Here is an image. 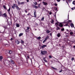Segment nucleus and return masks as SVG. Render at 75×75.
<instances>
[{
  "label": "nucleus",
  "mask_w": 75,
  "mask_h": 75,
  "mask_svg": "<svg viewBox=\"0 0 75 75\" xmlns=\"http://www.w3.org/2000/svg\"><path fill=\"white\" fill-rule=\"evenodd\" d=\"M0 75H3V74L1 73H0Z\"/></svg>",
  "instance_id": "obj_46"
},
{
  "label": "nucleus",
  "mask_w": 75,
  "mask_h": 75,
  "mask_svg": "<svg viewBox=\"0 0 75 75\" xmlns=\"http://www.w3.org/2000/svg\"><path fill=\"white\" fill-rule=\"evenodd\" d=\"M44 10H45V9H44Z\"/></svg>",
  "instance_id": "obj_64"
},
{
  "label": "nucleus",
  "mask_w": 75,
  "mask_h": 75,
  "mask_svg": "<svg viewBox=\"0 0 75 75\" xmlns=\"http://www.w3.org/2000/svg\"><path fill=\"white\" fill-rule=\"evenodd\" d=\"M37 38L38 40H40V38H41V37H38Z\"/></svg>",
  "instance_id": "obj_28"
},
{
  "label": "nucleus",
  "mask_w": 75,
  "mask_h": 75,
  "mask_svg": "<svg viewBox=\"0 0 75 75\" xmlns=\"http://www.w3.org/2000/svg\"><path fill=\"white\" fill-rule=\"evenodd\" d=\"M40 4H39L38 5V7H40Z\"/></svg>",
  "instance_id": "obj_44"
},
{
  "label": "nucleus",
  "mask_w": 75,
  "mask_h": 75,
  "mask_svg": "<svg viewBox=\"0 0 75 75\" xmlns=\"http://www.w3.org/2000/svg\"><path fill=\"white\" fill-rule=\"evenodd\" d=\"M51 14H52V13H51V12H50V13H49V14L51 15Z\"/></svg>",
  "instance_id": "obj_49"
},
{
  "label": "nucleus",
  "mask_w": 75,
  "mask_h": 75,
  "mask_svg": "<svg viewBox=\"0 0 75 75\" xmlns=\"http://www.w3.org/2000/svg\"><path fill=\"white\" fill-rule=\"evenodd\" d=\"M52 69H54V70L57 71V69L56 68H55L53 67H52Z\"/></svg>",
  "instance_id": "obj_8"
},
{
  "label": "nucleus",
  "mask_w": 75,
  "mask_h": 75,
  "mask_svg": "<svg viewBox=\"0 0 75 75\" xmlns=\"http://www.w3.org/2000/svg\"><path fill=\"white\" fill-rule=\"evenodd\" d=\"M15 8V7L14 6H12V8Z\"/></svg>",
  "instance_id": "obj_37"
},
{
  "label": "nucleus",
  "mask_w": 75,
  "mask_h": 75,
  "mask_svg": "<svg viewBox=\"0 0 75 75\" xmlns=\"http://www.w3.org/2000/svg\"><path fill=\"white\" fill-rule=\"evenodd\" d=\"M47 53V51H41V53L43 55H45V54H46Z\"/></svg>",
  "instance_id": "obj_1"
},
{
  "label": "nucleus",
  "mask_w": 75,
  "mask_h": 75,
  "mask_svg": "<svg viewBox=\"0 0 75 75\" xmlns=\"http://www.w3.org/2000/svg\"><path fill=\"white\" fill-rule=\"evenodd\" d=\"M3 7L4 8H5V9H6V6H5L4 5L3 6Z\"/></svg>",
  "instance_id": "obj_23"
},
{
  "label": "nucleus",
  "mask_w": 75,
  "mask_h": 75,
  "mask_svg": "<svg viewBox=\"0 0 75 75\" xmlns=\"http://www.w3.org/2000/svg\"><path fill=\"white\" fill-rule=\"evenodd\" d=\"M34 4H35V5H37V3L36 2H35L34 3Z\"/></svg>",
  "instance_id": "obj_33"
},
{
  "label": "nucleus",
  "mask_w": 75,
  "mask_h": 75,
  "mask_svg": "<svg viewBox=\"0 0 75 75\" xmlns=\"http://www.w3.org/2000/svg\"><path fill=\"white\" fill-rule=\"evenodd\" d=\"M40 1V0H39Z\"/></svg>",
  "instance_id": "obj_62"
},
{
  "label": "nucleus",
  "mask_w": 75,
  "mask_h": 75,
  "mask_svg": "<svg viewBox=\"0 0 75 75\" xmlns=\"http://www.w3.org/2000/svg\"><path fill=\"white\" fill-rule=\"evenodd\" d=\"M59 26L60 27H62V24L60 23L59 25Z\"/></svg>",
  "instance_id": "obj_6"
},
{
  "label": "nucleus",
  "mask_w": 75,
  "mask_h": 75,
  "mask_svg": "<svg viewBox=\"0 0 75 75\" xmlns=\"http://www.w3.org/2000/svg\"><path fill=\"white\" fill-rule=\"evenodd\" d=\"M19 24L17 23L16 24V26L17 27H19Z\"/></svg>",
  "instance_id": "obj_21"
},
{
  "label": "nucleus",
  "mask_w": 75,
  "mask_h": 75,
  "mask_svg": "<svg viewBox=\"0 0 75 75\" xmlns=\"http://www.w3.org/2000/svg\"><path fill=\"white\" fill-rule=\"evenodd\" d=\"M47 47V45H43L41 46L42 48H44V47Z\"/></svg>",
  "instance_id": "obj_5"
},
{
  "label": "nucleus",
  "mask_w": 75,
  "mask_h": 75,
  "mask_svg": "<svg viewBox=\"0 0 75 75\" xmlns=\"http://www.w3.org/2000/svg\"><path fill=\"white\" fill-rule=\"evenodd\" d=\"M29 29H30V27H27V29H26L25 30V32H28V30Z\"/></svg>",
  "instance_id": "obj_2"
},
{
  "label": "nucleus",
  "mask_w": 75,
  "mask_h": 75,
  "mask_svg": "<svg viewBox=\"0 0 75 75\" xmlns=\"http://www.w3.org/2000/svg\"><path fill=\"white\" fill-rule=\"evenodd\" d=\"M50 30H47V33H50Z\"/></svg>",
  "instance_id": "obj_18"
},
{
  "label": "nucleus",
  "mask_w": 75,
  "mask_h": 75,
  "mask_svg": "<svg viewBox=\"0 0 75 75\" xmlns=\"http://www.w3.org/2000/svg\"><path fill=\"white\" fill-rule=\"evenodd\" d=\"M21 43H22V44H23L24 42V41H23V40H21Z\"/></svg>",
  "instance_id": "obj_20"
},
{
  "label": "nucleus",
  "mask_w": 75,
  "mask_h": 75,
  "mask_svg": "<svg viewBox=\"0 0 75 75\" xmlns=\"http://www.w3.org/2000/svg\"><path fill=\"white\" fill-rule=\"evenodd\" d=\"M46 41H47L46 40H45V39L43 42V43L45 42Z\"/></svg>",
  "instance_id": "obj_32"
},
{
  "label": "nucleus",
  "mask_w": 75,
  "mask_h": 75,
  "mask_svg": "<svg viewBox=\"0 0 75 75\" xmlns=\"http://www.w3.org/2000/svg\"><path fill=\"white\" fill-rule=\"evenodd\" d=\"M25 13H27V11L25 10Z\"/></svg>",
  "instance_id": "obj_54"
},
{
  "label": "nucleus",
  "mask_w": 75,
  "mask_h": 75,
  "mask_svg": "<svg viewBox=\"0 0 75 75\" xmlns=\"http://www.w3.org/2000/svg\"><path fill=\"white\" fill-rule=\"evenodd\" d=\"M13 4L14 5V6H15V7H16L17 6V5H16L15 4Z\"/></svg>",
  "instance_id": "obj_34"
},
{
  "label": "nucleus",
  "mask_w": 75,
  "mask_h": 75,
  "mask_svg": "<svg viewBox=\"0 0 75 75\" xmlns=\"http://www.w3.org/2000/svg\"><path fill=\"white\" fill-rule=\"evenodd\" d=\"M8 13H9L10 12V8H9V9L8 10Z\"/></svg>",
  "instance_id": "obj_13"
},
{
  "label": "nucleus",
  "mask_w": 75,
  "mask_h": 75,
  "mask_svg": "<svg viewBox=\"0 0 75 75\" xmlns=\"http://www.w3.org/2000/svg\"><path fill=\"white\" fill-rule=\"evenodd\" d=\"M1 15H2V13H1V12H0V16H1Z\"/></svg>",
  "instance_id": "obj_38"
},
{
  "label": "nucleus",
  "mask_w": 75,
  "mask_h": 75,
  "mask_svg": "<svg viewBox=\"0 0 75 75\" xmlns=\"http://www.w3.org/2000/svg\"><path fill=\"white\" fill-rule=\"evenodd\" d=\"M23 35V33H20L19 35V37H21V35Z\"/></svg>",
  "instance_id": "obj_14"
},
{
  "label": "nucleus",
  "mask_w": 75,
  "mask_h": 75,
  "mask_svg": "<svg viewBox=\"0 0 75 75\" xmlns=\"http://www.w3.org/2000/svg\"><path fill=\"white\" fill-rule=\"evenodd\" d=\"M64 28H62L61 29V31H64Z\"/></svg>",
  "instance_id": "obj_40"
},
{
  "label": "nucleus",
  "mask_w": 75,
  "mask_h": 75,
  "mask_svg": "<svg viewBox=\"0 0 75 75\" xmlns=\"http://www.w3.org/2000/svg\"><path fill=\"white\" fill-rule=\"evenodd\" d=\"M60 0H57V1H58V2H59V1H60Z\"/></svg>",
  "instance_id": "obj_47"
},
{
  "label": "nucleus",
  "mask_w": 75,
  "mask_h": 75,
  "mask_svg": "<svg viewBox=\"0 0 75 75\" xmlns=\"http://www.w3.org/2000/svg\"><path fill=\"white\" fill-rule=\"evenodd\" d=\"M71 27H74V24L73 23H71Z\"/></svg>",
  "instance_id": "obj_12"
},
{
  "label": "nucleus",
  "mask_w": 75,
  "mask_h": 75,
  "mask_svg": "<svg viewBox=\"0 0 75 75\" xmlns=\"http://www.w3.org/2000/svg\"><path fill=\"white\" fill-rule=\"evenodd\" d=\"M68 23H67L66 25H64L65 26H68Z\"/></svg>",
  "instance_id": "obj_43"
},
{
  "label": "nucleus",
  "mask_w": 75,
  "mask_h": 75,
  "mask_svg": "<svg viewBox=\"0 0 75 75\" xmlns=\"http://www.w3.org/2000/svg\"><path fill=\"white\" fill-rule=\"evenodd\" d=\"M70 35H72V34H73V32H70Z\"/></svg>",
  "instance_id": "obj_31"
},
{
  "label": "nucleus",
  "mask_w": 75,
  "mask_h": 75,
  "mask_svg": "<svg viewBox=\"0 0 75 75\" xmlns=\"http://www.w3.org/2000/svg\"><path fill=\"white\" fill-rule=\"evenodd\" d=\"M57 9H58V8H56V10H57Z\"/></svg>",
  "instance_id": "obj_51"
},
{
  "label": "nucleus",
  "mask_w": 75,
  "mask_h": 75,
  "mask_svg": "<svg viewBox=\"0 0 75 75\" xmlns=\"http://www.w3.org/2000/svg\"><path fill=\"white\" fill-rule=\"evenodd\" d=\"M44 10H45V9H44Z\"/></svg>",
  "instance_id": "obj_63"
},
{
  "label": "nucleus",
  "mask_w": 75,
  "mask_h": 75,
  "mask_svg": "<svg viewBox=\"0 0 75 75\" xmlns=\"http://www.w3.org/2000/svg\"><path fill=\"white\" fill-rule=\"evenodd\" d=\"M43 60H44V61L45 62H47V61L45 59V58H43Z\"/></svg>",
  "instance_id": "obj_9"
},
{
  "label": "nucleus",
  "mask_w": 75,
  "mask_h": 75,
  "mask_svg": "<svg viewBox=\"0 0 75 75\" xmlns=\"http://www.w3.org/2000/svg\"><path fill=\"white\" fill-rule=\"evenodd\" d=\"M16 8L18 10H20V8H18V7L17 6H16Z\"/></svg>",
  "instance_id": "obj_19"
},
{
  "label": "nucleus",
  "mask_w": 75,
  "mask_h": 75,
  "mask_svg": "<svg viewBox=\"0 0 75 75\" xmlns=\"http://www.w3.org/2000/svg\"><path fill=\"white\" fill-rule=\"evenodd\" d=\"M3 15V16H4L5 17H6V16H7V15H6V13H4Z\"/></svg>",
  "instance_id": "obj_16"
},
{
  "label": "nucleus",
  "mask_w": 75,
  "mask_h": 75,
  "mask_svg": "<svg viewBox=\"0 0 75 75\" xmlns=\"http://www.w3.org/2000/svg\"><path fill=\"white\" fill-rule=\"evenodd\" d=\"M71 10H74V9H75V7H74L73 8H71Z\"/></svg>",
  "instance_id": "obj_30"
},
{
  "label": "nucleus",
  "mask_w": 75,
  "mask_h": 75,
  "mask_svg": "<svg viewBox=\"0 0 75 75\" xmlns=\"http://www.w3.org/2000/svg\"><path fill=\"white\" fill-rule=\"evenodd\" d=\"M69 22H71V21L69 20Z\"/></svg>",
  "instance_id": "obj_58"
},
{
  "label": "nucleus",
  "mask_w": 75,
  "mask_h": 75,
  "mask_svg": "<svg viewBox=\"0 0 75 75\" xmlns=\"http://www.w3.org/2000/svg\"><path fill=\"white\" fill-rule=\"evenodd\" d=\"M44 17H43L42 18L41 21H44Z\"/></svg>",
  "instance_id": "obj_22"
},
{
  "label": "nucleus",
  "mask_w": 75,
  "mask_h": 75,
  "mask_svg": "<svg viewBox=\"0 0 75 75\" xmlns=\"http://www.w3.org/2000/svg\"><path fill=\"white\" fill-rule=\"evenodd\" d=\"M21 4H24V2H21Z\"/></svg>",
  "instance_id": "obj_27"
},
{
  "label": "nucleus",
  "mask_w": 75,
  "mask_h": 75,
  "mask_svg": "<svg viewBox=\"0 0 75 75\" xmlns=\"http://www.w3.org/2000/svg\"><path fill=\"white\" fill-rule=\"evenodd\" d=\"M73 4H74V5H75V1H73Z\"/></svg>",
  "instance_id": "obj_29"
},
{
  "label": "nucleus",
  "mask_w": 75,
  "mask_h": 75,
  "mask_svg": "<svg viewBox=\"0 0 75 75\" xmlns=\"http://www.w3.org/2000/svg\"><path fill=\"white\" fill-rule=\"evenodd\" d=\"M73 47H74V48H75V46H74Z\"/></svg>",
  "instance_id": "obj_59"
},
{
  "label": "nucleus",
  "mask_w": 75,
  "mask_h": 75,
  "mask_svg": "<svg viewBox=\"0 0 75 75\" xmlns=\"http://www.w3.org/2000/svg\"><path fill=\"white\" fill-rule=\"evenodd\" d=\"M54 5L55 6H57V4H55Z\"/></svg>",
  "instance_id": "obj_42"
},
{
  "label": "nucleus",
  "mask_w": 75,
  "mask_h": 75,
  "mask_svg": "<svg viewBox=\"0 0 75 75\" xmlns=\"http://www.w3.org/2000/svg\"><path fill=\"white\" fill-rule=\"evenodd\" d=\"M50 36H52V34L51 33H50Z\"/></svg>",
  "instance_id": "obj_45"
},
{
  "label": "nucleus",
  "mask_w": 75,
  "mask_h": 75,
  "mask_svg": "<svg viewBox=\"0 0 75 75\" xmlns=\"http://www.w3.org/2000/svg\"><path fill=\"white\" fill-rule=\"evenodd\" d=\"M59 29H60V28L58 26H57V28H56L57 30H59Z\"/></svg>",
  "instance_id": "obj_10"
},
{
  "label": "nucleus",
  "mask_w": 75,
  "mask_h": 75,
  "mask_svg": "<svg viewBox=\"0 0 75 75\" xmlns=\"http://www.w3.org/2000/svg\"><path fill=\"white\" fill-rule=\"evenodd\" d=\"M71 60L72 61H73V60H74V57H73L71 58Z\"/></svg>",
  "instance_id": "obj_36"
},
{
  "label": "nucleus",
  "mask_w": 75,
  "mask_h": 75,
  "mask_svg": "<svg viewBox=\"0 0 75 75\" xmlns=\"http://www.w3.org/2000/svg\"><path fill=\"white\" fill-rule=\"evenodd\" d=\"M27 2H28V1H29V0H27Z\"/></svg>",
  "instance_id": "obj_53"
},
{
  "label": "nucleus",
  "mask_w": 75,
  "mask_h": 75,
  "mask_svg": "<svg viewBox=\"0 0 75 75\" xmlns=\"http://www.w3.org/2000/svg\"><path fill=\"white\" fill-rule=\"evenodd\" d=\"M11 40H13V38H11Z\"/></svg>",
  "instance_id": "obj_57"
},
{
  "label": "nucleus",
  "mask_w": 75,
  "mask_h": 75,
  "mask_svg": "<svg viewBox=\"0 0 75 75\" xmlns=\"http://www.w3.org/2000/svg\"><path fill=\"white\" fill-rule=\"evenodd\" d=\"M34 15L35 17H36V15H35V12L34 13Z\"/></svg>",
  "instance_id": "obj_26"
},
{
  "label": "nucleus",
  "mask_w": 75,
  "mask_h": 75,
  "mask_svg": "<svg viewBox=\"0 0 75 75\" xmlns=\"http://www.w3.org/2000/svg\"><path fill=\"white\" fill-rule=\"evenodd\" d=\"M36 25H38V24H37V23H36Z\"/></svg>",
  "instance_id": "obj_52"
},
{
  "label": "nucleus",
  "mask_w": 75,
  "mask_h": 75,
  "mask_svg": "<svg viewBox=\"0 0 75 75\" xmlns=\"http://www.w3.org/2000/svg\"><path fill=\"white\" fill-rule=\"evenodd\" d=\"M35 8H38V7L37 6H35Z\"/></svg>",
  "instance_id": "obj_24"
},
{
  "label": "nucleus",
  "mask_w": 75,
  "mask_h": 75,
  "mask_svg": "<svg viewBox=\"0 0 75 75\" xmlns=\"http://www.w3.org/2000/svg\"><path fill=\"white\" fill-rule=\"evenodd\" d=\"M10 54H11L12 53H13V52L11 51H10L9 52Z\"/></svg>",
  "instance_id": "obj_25"
},
{
  "label": "nucleus",
  "mask_w": 75,
  "mask_h": 75,
  "mask_svg": "<svg viewBox=\"0 0 75 75\" xmlns=\"http://www.w3.org/2000/svg\"><path fill=\"white\" fill-rule=\"evenodd\" d=\"M3 59V57L2 56H0V61H1V60Z\"/></svg>",
  "instance_id": "obj_7"
},
{
  "label": "nucleus",
  "mask_w": 75,
  "mask_h": 75,
  "mask_svg": "<svg viewBox=\"0 0 75 75\" xmlns=\"http://www.w3.org/2000/svg\"><path fill=\"white\" fill-rule=\"evenodd\" d=\"M42 3L44 5H47V3L46 2H43Z\"/></svg>",
  "instance_id": "obj_3"
},
{
  "label": "nucleus",
  "mask_w": 75,
  "mask_h": 75,
  "mask_svg": "<svg viewBox=\"0 0 75 75\" xmlns=\"http://www.w3.org/2000/svg\"><path fill=\"white\" fill-rule=\"evenodd\" d=\"M49 57L50 58H52V56H50Z\"/></svg>",
  "instance_id": "obj_41"
},
{
  "label": "nucleus",
  "mask_w": 75,
  "mask_h": 75,
  "mask_svg": "<svg viewBox=\"0 0 75 75\" xmlns=\"http://www.w3.org/2000/svg\"><path fill=\"white\" fill-rule=\"evenodd\" d=\"M29 14H30L29 13V14H28L27 15H28H28H29Z\"/></svg>",
  "instance_id": "obj_60"
},
{
  "label": "nucleus",
  "mask_w": 75,
  "mask_h": 75,
  "mask_svg": "<svg viewBox=\"0 0 75 75\" xmlns=\"http://www.w3.org/2000/svg\"><path fill=\"white\" fill-rule=\"evenodd\" d=\"M18 4H21V2L20 3V2H19V1H18Z\"/></svg>",
  "instance_id": "obj_39"
},
{
  "label": "nucleus",
  "mask_w": 75,
  "mask_h": 75,
  "mask_svg": "<svg viewBox=\"0 0 75 75\" xmlns=\"http://www.w3.org/2000/svg\"><path fill=\"white\" fill-rule=\"evenodd\" d=\"M27 58H28H28H29V57L28 56Z\"/></svg>",
  "instance_id": "obj_50"
},
{
  "label": "nucleus",
  "mask_w": 75,
  "mask_h": 75,
  "mask_svg": "<svg viewBox=\"0 0 75 75\" xmlns=\"http://www.w3.org/2000/svg\"><path fill=\"white\" fill-rule=\"evenodd\" d=\"M69 27H70V26H69Z\"/></svg>",
  "instance_id": "obj_61"
},
{
  "label": "nucleus",
  "mask_w": 75,
  "mask_h": 75,
  "mask_svg": "<svg viewBox=\"0 0 75 75\" xmlns=\"http://www.w3.org/2000/svg\"><path fill=\"white\" fill-rule=\"evenodd\" d=\"M69 1H72V0H68Z\"/></svg>",
  "instance_id": "obj_55"
},
{
  "label": "nucleus",
  "mask_w": 75,
  "mask_h": 75,
  "mask_svg": "<svg viewBox=\"0 0 75 75\" xmlns=\"http://www.w3.org/2000/svg\"><path fill=\"white\" fill-rule=\"evenodd\" d=\"M59 24V23H55V25H58Z\"/></svg>",
  "instance_id": "obj_17"
},
{
  "label": "nucleus",
  "mask_w": 75,
  "mask_h": 75,
  "mask_svg": "<svg viewBox=\"0 0 75 75\" xmlns=\"http://www.w3.org/2000/svg\"><path fill=\"white\" fill-rule=\"evenodd\" d=\"M57 36L58 37H60V34L59 33L57 35Z\"/></svg>",
  "instance_id": "obj_15"
},
{
  "label": "nucleus",
  "mask_w": 75,
  "mask_h": 75,
  "mask_svg": "<svg viewBox=\"0 0 75 75\" xmlns=\"http://www.w3.org/2000/svg\"><path fill=\"white\" fill-rule=\"evenodd\" d=\"M62 72V70H61L60 71H59V72Z\"/></svg>",
  "instance_id": "obj_48"
},
{
  "label": "nucleus",
  "mask_w": 75,
  "mask_h": 75,
  "mask_svg": "<svg viewBox=\"0 0 75 75\" xmlns=\"http://www.w3.org/2000/svg\"><path fill=\"white\" fill-rule=\"evenodd\" d=\"M48 38H49V36H47L45 40H47V39H48Z\"/></svg>",
  "instance_id": "obj_11"
},
{
  "label": "nucleus",
  "mask_w": 75,
  "mask_h": 75,
  "mask_svg": "<svg viewBox=\"0 0 75 75\" xmlns=\"http://www.w3.org/2000/svg\"><path fill=\"white\" fill-rule=\"evenodd\" d=\"M16 44H18L19 43H20V42H19V41L17 40L16 41Z\"/></svg>",
  "instance_id": "obj_4"
},
{
  "label": "nucleus",
  "mask_w": 75,
  "mask_h": 75,
  "mask_svg": "<svg viewBox=\"0 0 75 75\" xmlns=\"http://www.w3.org/2000/svg\"><path fill=\"white\" fill-rule=\"evenodd\" d=\"M52 23H54V20H52L51 22Z\"/></svg>",
  "instance_id": "obj_35"
},
{
  "label": "nucleus",
  "mask_w": 75,
  "mask_h": 75,
  "mask_svg": "<svg viewBox=\"0 0 75 75\" xmlns=\"http://www.w3.org/2000/svg\"><path fill=\"white\" fill-rule=\"evenodd\" d=\"M12 64H14V62H13V61L12 62Z\"/></svg>",
  "instance_id": "obj_56"
}]
</instances>
